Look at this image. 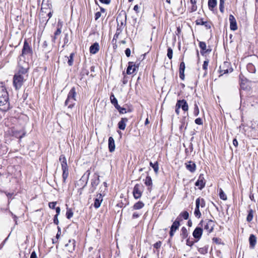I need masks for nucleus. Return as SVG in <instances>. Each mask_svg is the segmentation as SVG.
<instances>
[{
  "label": "nucleus",
  "mask_w": 258,
  "mask_h": 258,
  "mask_svg": "<svg viewBox=\"0 0 258 258\" xmlns=\"http://www.w3.org/2000/svg\"><path fill=\"white\" fill-rule=\"evenodd\" d=\"M194 114L197 116L199 114V109L198 105L196 103L194 107Z\"/></svg>",
  "instance_id": "8fccbe9b"
},
{
  "label": "nucleus",
  "mask_w": 258,
  "mask_h": 258,
  "mask_svg": "<svg viewBox=\"0 0 258 258\" xmlns=\"http://www.w3.org/2000/svg\"><path fill=\"white\" fill-rule=\"evenodd\" d=\"M214 242L216 243V244H221V239L217 237H214L212 239Z\"/></svg>",
  "instance_id": "5fc2aeb1"
},
{
  "label": "nucleus",
  "mask_w": 258,
  "mask_h": 258,
  "mask_svg": "<svg viewBox=\"0 0 258 258\" xmlns=\"http://www.w3.org/2000/svg\"><path fill=\"white\" fill-rule=\"evenodd\" d=\"M248 215L246 217V220L248 222H250L252 220L253 217V211L252 210L250 209L248 211Z\"/></svg>",
  "instance_id": "72a5a7b5"
},
{
  "label": "nucleus",
  "mask_w": 258,
  "mask_h": 258,
  "mask_svg": "<svg viewBox=\"0 0 258 258\" xmlns=\"http://www.w3.org/2000/svg\"><path fill=\"white\" fill-rule=\"evenodd\" d=\"M185 68V63L184 62L182 61L180 64L179 70V78L182 80H183L184 79V72Z\"/></svg>",
  "instance_id": "f3484780"
},
{
  "label": "nucleus",
  "mask_w": 258,
  "mask_h": 258,
  "mask_svg": "<svg viewBox=\"0 0 258 258\" xmlns=\"http://www.w3.org/2000/svg\"><path fill=\"white\" fill-rule=\"evenodd\" d=\"M205 180L203 174H200L198 180L196 181L195 185L199 187L200 189H202L205 186Z\"/></svg>",
  "instance_id": "0eeeda50"
},
{
  "label": "nucleus",
  "mask_w": 258,
  "mask_h": 258,
  "mask_svg": "<svg viewBox=\"0 0 258 258\" xmlns=\"http://www.w3.org/2000/svg\"><path fill=\"white\" fill-rule=\"evenodd\" d=\"M133 194L136 199L140 198L142 195V186L139 184H136L134 187Z\"/></svg>",
  "instance_id": "39448f33"
},
{
  "label": "nucleus",
  "mask_w": 258,
  "mask_h": 258,
  "mask_svg": "<svg viewBox=\"0 0 258 258\" xmlns=\"http://www.w3.org/2000/svg\"><path fill=\"white\" fill-rule=\"evenodd\" d=\"M128 119L127 118H122L118 123V127L120 130H124L126 127V124Z\"/></svg>",
  "instance_id": "a211bd4d"
},
{
  "label": "nucleus",
  "mask_w": 258,
  "mask_h": 258,
  "mask_svg": "<svg viewBox=\"0 0 258 258\" xmlns=\"http://www.w3.org/2000/svg\"><path fill=\"white\" fill-rule=\"evenodd\" d=\"M180 236L182 239H185L188 236V232L186 228L185 227H182L181 229Z\"/></svg>",
  "instance_id": "c756f323"
},
{
  "label": "nucleus",
  "mask_w": 258,
  "mask_h": 258,
  "mask_svg": "<svg viewBox=\"0 0 258 258\" xmlns=\"http://www.w3.org/2000/svg\"><path fill=\"white\" fill-rule=\"evenodd\" d=\"M73 212L71 209L67 208L66 216L68 219H71L73 217Z\"/></svg>",
  "instance_id": "ea45409f"
},
{
  "label": "nucleus",
  "mask_w": 258,
  "mask_h": 258,
  "mask_svg": "<svg viewBox=\"0 0 258 258\" xmlns=\"http://www.w3.org/2000/svg\"><path fill=\"white\" fill-rule=\"evenodd\" d=\"M30 258H37L36 253L34 251L31 253Z\"/></svg>",
  "instance_id": "338daca9"
},
{
  "label": "nucleus",
  "mask_w": 258,
  "mask_h": 258,
  "mask_svg": "<svg viewBox=\"0 0 258 258\" xmlns=\"http://www.w3.org/2000/svg\"><path fill=\"white\" fill-rule=\"evenodd\" d=\"M250 247L253 248L256 243V238L253 234H251L249 237Z\"/></svg>",
  "instance_id": "a878e982"
},
{
  "label": "nucleus",
  "mask_w": 258,
  "mask_h": 258,
  "mask_svg": "<svg viewBox=\"0 0 258 258\" xmlns=\"http://www.w3.org/2000/svg\"><path fill=\"white\" fill-rule=\"evenodd\" d=\"M123 24H124L123 22H121L120 26H119L118 25L117 26L115 33H116L117 34H120L121 33V32L122 31V30H123L122 26H123Z\"/></svg>",
  "instance_id": "37998d69"
},
{
  "label": "nucleus",
  "mask_w": 258,
  "mask_h": 258,
  "mask_svg": "<svg viewBox=\"0 0 258 258\" xmlns=\"http://www.w3.org/2000/svg\"><path fill=\"white\" fill-rule=\"evenodd\" d=\"M199 47L201 49V53L202 55H204L205 53L211 51V49H206V44L205 42L201 41L199 43Z\"/></svg>",
  "instance_id": "4be33fe9"
},
{
  "label": "nucleus",
  "mask_w": 258,
  "mask_h": 258,
  "mask_svg": "<svg viewBox=\"0 0 258 258\" xmlns=\"http://www.w3.org/2000/svg\"><path fill=\"white\" fill-rule=\"evenodd\" d=\"M111 103L115 106L118 105L117 100L113 94H111L110 97Z\"/></svg>",
  "instance_id": "4c0bfd02"
},
{
  "label": "nucleus",
  "mask_w": 258,
  "mask_h": 258,
  "mask_svg": "<svg viewBox=\"0 0 258 258\" xmlns=\"http://www.w3.org/2000/svg\"><path fill=\"white\" fill-rule=\"evenodd\" d=\"M161 242L160 241H158L154 244V247L156 249H158L161 247Z\"/></svg>",
  "instance_id": "603ef678"
},
{
  "label": "nucleus",
  "mask_w": 258,
  "mask_h": 258,
  "mask_svg": "<svg viewBox=\"0 0 258 258\" xmlns=\"http://www.w3.org/2000/svg\"><path fill=\"white\" fill-rule=\"evenodd\" d=\"M145 184L146 186H152V178L150 176H147L145 180Z\"/></svg>",
  "instance_id": "f704fd0d"
},
{
  "label": "nucleus",
  "mask_w": 258,
  "mask_h": 258,
  "mask_svg": "<svg viewBox=\"0 0 258 258\" xmlns=\"http://www.w3.org/2000/svg\"><path fill=\"white\" fill-rule=\"evenodd\" d=\"M194 215L197 218H200L201 217V213L200 211V208L196 206V208L194 211Z\"/></svg>",
  "instance_id": "58836bf2"
},
{
  "label": "nucleus",
  "mask_w": 258,
  "mask_h": 258,
  "mask_svg": "<svg viewBox=\"0 0 258 258\" xmlns=\"http://www.w3.org/2000/svg\"><path fill=\"white\" fill-rule=\"evenodd\" d=\"M178 217H179V221L181 220V218L187 220L189 218V214L187 211H185L181 212Z\"/></svg>",
  "instance_id": "7c9ffc66"
},
{
  "label": "nucleus",
  "mask_w": 258,
  "mask_h": 258,
  "mask_svg": "<svg viewBox=\"0 0 258 258\" xmlns=\"http://www.w3.org/2000/svg\"><path fill=\"white\" fill-rule=\"evenodd\" d=\"M144 205L142 202L139 201L134 204L133 208L134 210H139L143 208Z\"/></svg>",
  "instance_id": "2f4dec72"
},
{
  "label": "nucleus",
  "mask_w": 258,
  "mask_h": 258,
  "mask_svg": "<svg viewBox=\"0 0 258 258\" xmlns=\"http://www.w3.org/2000/svg\"><path fill=\"white\" fill-rule=\"evenodd\" d=\"M57 229H58V232L56 235V238L57 239H58L59 238L60 235V233H61V230H60V227L58 226Z\"/></svg>",
  "instance_id": "0e129e2a"
},
{
  "label": "nucleus",
  "mask_w": 258,
  "mask_h": 258,
  "mask_svg": "<svg viewBox=\"0 0 258 258\" xmlns=\"http://www.w3.org/2000/svg\"><path fill=\"white\" fill-rule=\"evenodd\" d=\"M99 1L103 4L108 5L110 3V0H99Z\"/></svg>",
  "instance_id": "69168bd1"
},
{
  "label": "nucleus",
  "mask_w": 258,
  "mask_h": 258,
  "mask_svg": "<svg viewBox=\"0 0 258 258\" xmlns=\"http://www.w3.org/2000/svg\"><path fill=\"white\" fill-rule=\"evenodd\" d=\"M29 64L28 61H21L18 64V71L13 77V86L16 90H19L28 78Z\"/></svg>",
  "instance_id": "f257e3e1"
},
{
  "label": "nucleus",
  "mask_w": 258,
  "mask_h": 258,
  "mask_svg": "<svg viewBox=\"0 0 258 258\" xmlns=\"http://www.w3.org/2000/svg\"><path fill=\"white\" fill-rule=\"evenodd\" d=\"M99 181H100V180H99V176H98L97 177L93 178L92 180L91 185H92V188L91 189V192L93 193L94 191V190L96 188V186L99 183Z\"/></svg>",
  "instance_id": "2eb2a0df"
},
{
  "label": "nucleus",
  "mask_w": 258,
  "mask_h": 258,
  "mask_svg": "<svg viewBox=\"0 0 258 258\" xmlns=\"http://www.w3.org/2000/svg\"><path fill=\"white\" fill-rule=\"evenodd\" d=\"M61 28H57L56 31L55 32L54 34V36H53V41H55V40L56 39V36L57 35H59L60 33H61Z\"/></svg>",
  "instance_id": "09e8293b"
},
{
  "label": "nucleus",
  "mask_w": 258,
  "mask_h": 258,
  "mask_svg": "<svg viewBox=\"0 0 258 258\" xmlns=\"http://www.w3.org/2000/svg\"><path fill=\"white\" fill-rule=\"evenodd\" d=\"M150 165L153 168L155 172L157 173L159 169L158 162H156L155 163H153L152 162H150Z\"/></svg>",
  "instance_id": "c9c22d12"
},
{
  "label": "nucleus",
  "mask_w": 258,
  "mask_h": 258,
  "mask_svg": "<svg viewBox=\"0 0 258 258\" xmlns=\"http://www.w3.org/2000/svg\"><path fill=\"white\" fill-rule=\"evenodd\" d=\"M219 197L221 199L224 201H226L227 199L226 194L221 188L219 190Z\"/></svg>",
  "instance_id": "a19ab883"
},
{
  "label": "nucleus",
  "mask_w": 258,
  "mask_h": 258,
  "mask_svg": "<svg viewBox=\"0 0 258 258\" xmlns=\"http://www.w3.org/2000/svg\"><path fill=\"white\" fill-rule=\"evenodd\" d=\"M76 96L77 93L76 92L75 88L73 87L69 92L67 98H69V100H74L76 101Z\"/></svg>",
  "instance_id": "dca6fc26"
},
{
  "label": "nucleus",
  "mask_w": 258,
  "mask_h": 258,
  "mask_svg": "<svg viewBox=\"0 0 258 258\" xmlns=\"http://www.w3.org/2000/svg\"><path fill=\"white\" fill-rule=\"evenodd\" d=\"M186 167L191 172H194L196 170V165L195 163L192 161H189L186 163Z\"/></svg>",
  "instance_id": "b1692460"
},
{
  "label": "nucleus",
  "mask_w": 258,
  "mask_h": 258,
  "mask_svg": "<svg viewBox=\"0 0 258 258\" xmlns=\"http://www.w3.org/2000/svg\"><path fill=\"white\" fill-rule=\"evenodd\" d=\"M66 247L68 249V251L72 252L75 250V240H69L68 243L65 245Z\"/></svg>",
  "instance_id": "4468645a"
},
{
  "label": "nucleus",
  "mask_w": 258,
  "mask_h": 258,
  "mask_svg": "<svg viewBox=\"0 0 258 258\" xmlns=\"http://www.w3.org/2000/svg\"><path fill=\"white\" fill-rule=\"evenodd\" d=\"M180 225L179 217H177L175 221L173 223L171 226L170 229H172L173 231H175L178 229Z\"/></svg>",
  "instance_id": "cd10ccee"
},
{
  "label": "nucleus",
  "mask_w": 258,
  "mask_h": 258,
  "mask_svg": "<svg viewBox=\"0 0 258 258\" xmlns=\"http://www.w3.org/2000/svg\"><path fill=\"white\" fill-rule=\"evenodd\" d=\"M247 69L248 71L251 73H254L256 71L255 67L251 63L247 64Z\"/></svg>",
  "instance_id": "473e14b6"
},
{
  "label": "nucleus",
  "mask_w": 258,
  "mask_h": 258,
  "mask_svg": "<svg viewBox=\"0 0 258 258\" xmlns=\"http://www.w3.org/2000/svg\"><path fill=\"white\" fill-rule=\"evenodd\" d=\"M0 106H4V110L10 108L9 95L6 87L1 83L0 86Z\"/></svg>",
  "instance_id": "7ed1b4c3"
},
{
  "label": "nucleus",
  "mask_w": 258,
  "mask_h": 258,
  "mask_svg": "<svg viewBox=\"0 0 258 258\" xmlns=\"http://www.w3.org/2000/svg\"><path fill=\"white\" fill-rule=\"evenodd\" d=\"M62 170L63 182H66V180L69 175V170H68V169H62Z\"/></svg>",
  "instance_id": "e433bc0d"
},
{
  "label": "nucleus",
  "mask_w": 258,
  "mask_h": 258,
  "mask_svg": "<svg viewBox=\"0 0 258 258\" xmlns=\"http://www.w3.org/2000/svg\"><path fill=\"white\" fill-rule=\"evenodd\" d=\"M225 3V0H220V4H219V9L221 13L224 12V5Z\"/></svg>",
  "instance_id": "49530a36"
},
{
  "label": "nucleus",
  "mask_w": 258,
  "mask_h": 258,
  "mask_svg": "<svg viewBox=\"0 0 258 258\" xmlns=\"http://www.w3.org/2000/svg\"><path fill=\"white\" fill-rule=\"evenodd\" d=\"M194 241L190 240L189 239L186 240V245L189 246H191L194 244Z\"/></svg>",
  "instance_id": "13d9d810"
},
{
  "label": "nucleus",
  "mask_w": 258,
  "mask_h": 258,
  "mask_svg": "<svg viewBox=\"0 0 258 258\" xmlns=\"http://www.w3.org/2000/svg\"><path fill=\"white\" fill-rule=\"evenodd\" d=\"M73 56H74V53H72L70 54V57H68V63L70 66H72L73 64V61H74Z\"/></svg>",
  "instance_id": "a18cd8bd"
},
{
  "label": "nucleus",
  "mask_w": 258,
  "mask_h": 258,
  "mask_svg": "<svg viewBox=\"0 0 258 258\" xmlns=\"http://www.w3.org/2000/svg\"><path fill=\"white\" fill-rule=\"evenodd\" d=\"M141 215L140 214H139V213L138 212H135L133 213V219H136V218H138V217H140V216Z\"/></svg>",
  "instance_id": "bf43d9fd"
},
{
  "label": "nucleus",
  "mask_w": 258,
  "mask_h": 258,
  "mask_svg": "<svg viewBox=\"0 0 258 258\" xmlns=\"http://www.w3.org/2000/svg\"><path fill=\"white\" fill-rule=\"evenodd\" d=\"M114 140L112 137H110L108 139V148L110 152H112L115 150Z\"/></svg>",
  "instance_id": "412c9836"
},
{
  "label": "nucleus",
  "mask_w": 258,
  "mask_h": 258,
  "mask_svg": "<svg viewBox=\"0 0 258 258\" xmlns=\"http://www.w3.org/2000/svg\"><path fill=\"white\" fill-rule=\"evenodd\" d=\"M198 251L201 254H205L208 252V247H204L200 248L198 249Z\"/></svg>",
  "instance_id": "de8ad7c7"
},
{
  "label": "nucleus",
  "mask_w": 258,
  "mask_h": 258,
  "mask_svg": "<svg viewBox=\"0 0 258 258\" xmlns=\"http://www.w3.org/2000/svg\"><path fill=\"white\" fill-rule=\"evenodd\" d=\"M88 178V177H87L86 178H85V176H84V175H83V176L82 177V178H81L80 180V181H84V180H85V181H86V182H85V185H84V187L85 186H86V184H87V183Z\"/></svg>",
  "instance_id": "052dcab7"
},
{
  "label": "nucleus",
  "mask_w": 258,
  "mask_h": 258,
  "mask_svg": "<svg viewBox=\"0 0 258 258\" xmlns=\"http://www.w3.org/2000/svg\"><path fill=\"white\" fill-rule=\"evenodd\" d=\"M178 108H181L184 111H186L188 109V105L184 99L178 100L176 104Z\"/></svg>",
  "instance_id": "6e6552de"
},
{
  "label": "nucleus",
  "mask_w": 258,
  "mask_h": 258,
  "mask_svg": "<svg viewBox=\"0 0 258 258\" xmlns=\"http://www.w3.org/2000/svg\"><path fill=\"white\" fill-rule=\"evenodd\" d=\"M203 229L202 227H197L194 231L192 233L193 236L199 240L203 234Z\"/></svg>",
  "instance_id": "9b49d317"
},
{
  "label": "nucleus",
  "mask_w": 258,
  "mask_h": 258,
  "mask_svg": "<svg viewBox=\"0 0 258 258\" xmlns=\"http://www.w3.org/2000/svg\"><path fill=\"white\" fill-rule=\"evenodd\" d=\"M215 227V222L212 220H208L206 224L204 225V229L209 234L213 232Z\"/></svg>",
  "instance_id": "423d86ee"
},
{
  "label": "nucleus",
  "mask_w": 258,
  "mask_h": 258,
  "mask_svg": "<svg viewBox=\"0 0 258 258\" xmlns=\"http://www.w3.org/2000/svg\"><path fill=\"white\" fill-rule=\"evenodd\" d=\"M59 160L61 163V169H68L67 163V159L63 155H61L60 156Z\"/></svg>",
  "instance_id": "6ab92c4d"
},
{
  "label": "nucleus",
  "mask_w": 258,
  "mask_h": 258,
  "mask_svg": "<svg viewBox=\"0 0 258 258\" xmlns=\"http://www.w3.org/2000/svg\"><path fill=\"white\" fill-rule=\"evenodd\" d=\"M172 55H173V50L171 47H168L167 49V57L169 58V59H171L172 58Z\"/></svg>",
  "instance_id": "c03bdc74"
},
{
  "label": "nucleus",
  "mask_w": 258,
  "mask_h": 258,
  "mask_svg": "<svg viewBox=\"0 0 258 258\" xmlns=\"http://www.w3.org/2000/svg\"><path fill=\"white\" fill-rule=\"evenodd\" d=\"M52 7L50 0H43L41 5V11L43 12L44 10L51 9Z\"/></svg>",
  "instance_id": "ddd939ff"
},
{
  "label": "nucleus",
  "mask_w": 258,
  "mask_h": 258,
  "mask_svg": "<svg viewBox=\"0 0 258 258\" xmlns=\"http://www.w3.org/2000/svg\"><path fill=\"white\" fill-rule=\"evenodd\" d=\"M75 101L74 100H69L67 98L64 102V105L68 106L69 109H72L75 105Z\"/></svg>",
  "instance_id": "bb28decb"
},
{
  "label": "nucleus",
  "mask_w": 258,
  "mask_h": 258,
  "mask_svg": "<svg viewBox=\"0 0 258 258\" xmlns=\"http://www.w3.org/2000/svg\"><path fill=\"white\" fill-rule=\"evenodd\" d=\"M56 204V202H50L49 203V207L52 209H54L55 208V205Z\"/></svg>",
  "instance_id": "6e6d98bb"
},
{
  "label": "nucleus",
  "mask_w": 258,
  "mask_h": 258,
  "mask_svg": "<svg viewBox=\"0 0 258 258\" xmlns=\"http://www.w3.org/2000/svg\"><path fill=\"white\" fill-rule=\"evenodd\" d=\"M99 50L98 43L95 42L90 47V52L92 54H96Z\"/></svg>",
  "instance_id": "aec40b11"
},
{
  "label": "nucleus",
  "mask_w": 258,
  "mask_h": 258,
  "mask_svg": "<svg viewBox=\"0 0 258 258\" xmlns=\"http://www.w3.org/2000/svg\"><path fill=\"white\" fill-rule=\"evenodd\" d=\"M196 24L199 25H204L206 28L207 29L211 28V23L208 22H205L202 19L197 20L196 21Z\"/></svg>",
  "instance_id": "5701e85b"
},
{
  "label": "nucleus",
  "mask_w": 258,
  "mask_h": 258,
  "mask_svg": "<svg viewBox=\"0 0 258 258\" xmlns=\"http://www.w3.org/2000/svg\"><path fill=\"white\" fill-rule=\"evenodd\" d=\"M33 54V50L31 45L28 41L25 40L24 42L23 47L22 49V53L19 57L18 63L21 61H27L25 59L31 58Z\"/></svg>",
  "instance_id": "f03ea898"
},
{
  "label": "nucleus",
  "mask_w": 258,
  "mask_h": 258,
  "mask_svg": "<svg viewBox=\"0 0 258 258\" xmlns=\"http://www.w3.org/2000/svg\"><path fill=\"white\" fill-rule=\"evenodd\" d=\"M230 28L233 31L237 30V23L234 17L232 15L229 16Z\"/></svg>",
  "instance_id": "f8f14e48"
},
{
  "label": "nucleus",
  "mask_w": 258,
  "mask_h": 258,
  "mask_svg": "<svg viewBox=\"0 0 258 258\" xmlns=\"http://www.w3.org/2000/svg\"><path fill=\"white\" fill-rule=\"evenodd\" d=\"M208 63H209V60H208L204 61V64L203 65V69L204 70L206 71L207 70L208 66Z\"/></svg>",
  "instance_id": "864d4df0"
},
{
  "label": "nucleus",
  "mask_w": 258,
  "mask_h": 258,
  "mask_svg": "<svg viewBox=\"0 0 258 258\" xmlns=\"http://www.w3.org/2000/svg\"><path fill=\"white\" fill-rule=\"evenodd\" d=\"M138 66H136L133 62H129L126 70V73L128 75L133 74L138 70Z\"/></svg>",
  "instance_id": "1a4fd4ad"
},
{
  "label": "nucleus",
  "mask_w": 258,
  "mask_h": 258,
  "mask_svg": "<svg viewBox=\"0 0 258 258\" xmlns=\"http://www.w3.org/2000/svg\"><path fill=\"white\" fill-rule=\"evenodd\" d=\"M196 206L199 207V208L200 207L201 208H204L206 206L205 200L201 198H197L196 200Z\"/></svg>",
  "instance_id": "393cba45"
},
{
  "label": "nucleus",
  "mask_w": 258,
  "mask_h": 258,
  "mask_svg": "<svg viewBox=\"0 0 258 258\" xmlns=\"http://www.w3.org/2000/svg\"><path fill=\"white\" fill-rule=\"evenodd\" d=\"M115 107L116 109L118 110L120 113L123 114L125 113L126 112V109L123 107H120L118 104L115 106Z\"/></svg>",
  "instance_id": "79ce46f5"
},
{
  "label": "nucleus",
  "mask_w": 258,
  "mask_h": 258,
  "mask_svg": "<svg viewBox=\"0 0 258 258\" xmlns=\"http://www.w3.org/2000/svg\"><path fill=\"white\" fill-rule=\"evenodd\" d=\"M125 53L126 56L129 57L131 55V50L130 48H126L125 50Z\"/></svg>",
  "instance_id": "e2e57ef3"
},
{
  "label": "nucleus",
  "mask_w": 258,
  "mask_h": 258,
  "mask_svg": "<svg viewBox=\"0 0 258 258\" xmlns=\"http://www.w3.org/2000/svg\"><path fill=\"white\" fill-rule=\"evenodd\" d=\"M233 71V69L230 66V63L229 62L225 61L220 67V73L221 75H223L228 73H231Z\"/></svg>",
  "instance_id": "20e7f679"
},
{
  "label": "nucleus",
  "mask_w": 258,
  "mask_h": 258,
  "mask_svg": "<svg viewBox=\"0 0 258 258\" xmlns=\"http://www.w3.org/2000/svg\"><path fill=\"white\" fill-rule=\"evenodd\" d=\"M57 217V215H55L53 218V222L56 225H58L59 222Z\"/></svg>",
  "instance_id": "680f3d73"
},
{
  "label": "nucleus",
  "mask_w": 258,
  "mask_h": 258,
  "mask_svg": "<svg viewBox=\"0 0 258 258\" xmlns=\"http://www.w3.org/2000/svg\"><path fill=\"white\" fill-rule=\"evenodd\" d=\"M195 121L197 124L202 125L203 124V120L201 118H196Z\"/></svg>",
  "instance_id": "3c124183"
},
{
  "label": "nucleus",
  "mask_w": 258,
  "mask_h": 258,
  "mask_svg": "<svg viewBox=\"0 0 258 258\" xmlns=\"http://www.w3.org/2000/svg\"><path fill=\"white\" fill-rule=\"evenodd\" d=\"M217 0H209L208 7L210 10L213 11V9L217 6Z\"/></svg>",
  "instance_id": "c85d7f7f"
},
{
  "label": "nucleus",
  "mask_w": 258,
  "mask_h": 258,
  "mask_svg": "<svg viewBox=\"0 0 258 258\" xmlns=\"http://www.w3.org/2000/svg\"><path fill=\"white\" fill-rule=\"evenodd\" d=\"M233 145L235 146V147H237L238 145V141H237V140L236 139H234L233 140Z\"/></svg>",
  "instance_id": "774afa93"
},
{
  "label": "nucleus",
  "mask_w": 258,
  "mask_h": 258,
  "mask_svg": "<svg viewBox=\"0 0 258 258\" xmlns=\"http://www.w3.org/2000/svg\"><path fill=\"white\" fill-rule=\"evenodd\" d=\"M103 201V197L101 194H98L96 195V197L94 200V207L96 209H98L100 207L101 204Z\"/></svg>",
  "instance_id": "9d476101"
},
{
  "label": "nucleus",
  "mask_w": 258,
  "mask_h": 258,
  "mask_svg": "<svg viewBox=\"0 0 258 258\" xmlns=\"http://www.w3.org/2000/svg\"><path fill=\"white\" fill-rule=\"evenodd\" d=\"M101 16V12H97L95 14V20H97Z\"/></svg>",
  "instance_id": "4d7b16f0"
}]
</instances>
